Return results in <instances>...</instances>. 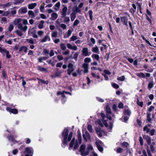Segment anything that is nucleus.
Listing matches in <instances>:
<instances>
[{"label":"nucleus","instance_id":"4","mask_svg":"<svg viewBox=\"0 0 156 156\" xmlns=\"http://www.w3.org/2000/svg\"><path fill=\"white\" fill-rule=\"evenodd\" d=\"M74 145V150H76L78 146V144L77 140H76L74 138H73L72 140L70 143L69 149L70 150H71V148L73 147Z\"/></svg>","mask_w":156,"mask_h":156},{"label":"nucleus","instance_id":"36","mask_svg":"<svg viewBox=\"0 0 156 156\" xmlns=\"http://www.w3.org/2000/svg\"><path fill=\"white\" fill-rule=\"evenodd\" d=\"M13 1L12 0L11 1L8 2L5 4L3 6L4 7H7L9 6L12 5H13Z\"/></svg>","mask_w":156,"mask_h":156},{"label":"nucleus","instance_id":"3","mask_svg":"<svg viewBox=\"0 0 156 156\" xmlns=\"http://www.w3.org/2000/svg\"><path fill=\"white\" fill-rule=\"evenodd\" d=\"M101 116L103 119L102 121L103 124L106 127L109 129V131L110 132L112 128L113 124L111 122L109 124V125H108L105 120V119L106 118L105 115L104 113L102 112L101 113Z\"/></svg>","mask_w":156,"mask_h":156},{"label":"nucleus","instance_id":"29","mask_svg":"<svg viewBox=\"0 0 156 156\" xmlns=\"http://www.w3.org/2000/svg\"><path fill=\"white\" fill-rule=\"evenodd\" d=\"M136 75L142 78H145L146 77L145 74L143 73H136Z\"/></svg>","mask_w":156,"mask_h":156},{"label":"nucleus","instance_id":"63","mask_svg":"<svg viewBox=\"0 0 156 156\" xmlns=\"http://www.w3.org/2000/svg\"><path fill=\"white\" fill-rule=\"evenodd\" d=\"M69 50H67L63 53V54L65 55H68L69 54Z\"/></svg>","mask_w":156,"mask_h":156},{"label":"nucleus","instance_id":"53","mask_svg":"<svg viewBox=\"0 0 156 156\" xmlns=\"http://www.w3.org/2000/svg\"><path fill=\"white\" fill-rule=\"evenodd\" d=\"M125 79V76H122L120 77L117 78V80H119L123 81Z\"/></svg>","mask_w":156,"mask_h":156},{"label":"nucleus","instance_id":"23","mask_svg":"<svg viewBox=\"0 0 156 156\" xmlns=\"http://www.w3.org/2000/svg\"><path fill=\"white\" fill-rule=\"evenodd\" d=\"M73 12H74L76 14L77 13H80L81 10L77 6L74 7L73 9Z\"/></svg>","mask_w":156,"mask_h":156},{"label":"nucleus","instance_id":"59","mask_svg":"<svg viewBox=\"0 0 156 156\" xmlns=\"http://www.w3.org/2000/svg\"><path fill=\"white\" fill-rule=\"evenodd\" d=\"M137 104L140 106L142 107L143 105V102L142 101H140L138 100L137 101Z\"/></svg>","mask_w":156,"mask_h":156},{"label":"nucleus","instance_id":"62","mask_svg":"<svg viewBox=\"0 0 156 156\" xmlns=\"http://www.w3.org/2000/svg\"><path fill=\"white\" fill-rule=\"evenodd\" d=\"M91 60L90 58H86L84 59V62H90Z\"/></svg>","mask_w":156,"mask_h":156},{"label":"nucleus","instance_id":"41","mask_svg":"<svg viewBox=\"0 0 156 156\" xmlns=\"http://www.w3.org/2000/svg\"><path fill=\"white\" fill-rule=\"evenodd\" d=\"M48 59V58L46 57H42L38 58L39 62H42V61L46 60Z\"/></svg>","mask_w":156,"mask_h":156},{"label":"nucleus","instance_id":"35","mask_svg":"<svg viewBox=\"0 0 156 156\" xmlns=\"http://www.w3.org/2000/svg\"><path fill=\"white\" fill-rule=\"evenodd\" d=\"M22 31L21 30L19 29L17 30L16 32L18 35L19 36L21 37L23 35V34L22 33Z\"/></svg>","mask_w":156,"mask_h":156},{"label":"nucleus","instance_id":"8","mask_svg":"<svg viewBox=\"0 0 156 156\" xmlns=\"http://www.w3.org/2000/svg\"><path fill=\"white\" fill-rule=\"evenodd\" d=\"M68 69L67 70V73L69 75H70L72 74V72L74 70L73 65L71 63H69L68 65Z\"/></svg>","mask_w":156,"mask_h":156},{"label":"nucleus","instance_id":"14","mask_svg":"<svg viewBox=\"0 0 156 156\" xmlns=\"http://www.w3.org/2000/svg\"><path fill=\"white\" fill-rule=\"evenodd\" d=\"M143 138L146 140L147 144L150 145L151 144V137L148 135H143Z\"/></svg>","mask_w":156,"mask_h":156},{"label":"nucleus","instance_id":"40","mask_svg":"<svg viewBox=\"0 0 156 156\" xmlns=\"http://www.w3.org/2000/svg\"><path fill=\"white\" fill-rule=\"evenodd\" d=\"M154 86V83L153 82H149L148 84L147 87L149 89L152 88Z\"/></svg>","mask_w":156,"mask_h":156},{"label":"nucleus","instance_id":"7","mask_svg":"<svg viewBox=\"0 0 156 156\" xmlns=\"http://www.w3.org/2000/svg\"><path fill=\"white\" fill-rule=\"evenodd\" d=\"M105 42V41L104 40H100L98 41L99 44L102 45L100 47V49L101 51H104L106 49L107 46L104 44Z\"/></svg>","mask_w":156,"mask_h":156},{"label":"nucleus","instance_id":"27","mask_svg":"<svg viewBox=\"0 0 156 156\" xmlns=\"http://www.w3.org/2000/svg\"><path fill=\"white\" fill-rule=\"evenodd\" d=\"M76 14L74 12H72L70 14V18L72 21H73L76 17Z\"/></svg>","mask_w":156,"mask_h":156},{"label":"nucleus","instance_id":"46","mask_svg":"<svg viewBox=\"0 0 156 156\" xmlns=\"http://www.w3.org/2000/svg\"><path fill=\"white\" fill-rule=\"evenodd\" d=\"M38 80H39V83H41L44 84H47L48 83V81H45L44 80H42L40 79H38Z\"/></svg>","mask_w":156,"mask_h":156},{"label":"nucleus","instance_id":"15","mask_svg":"<svg viewBox=\"0 0 156 156\" xmlns=\"http://www.w3.org/2000/svg\"><path fill=\"white\" fill-rule=\"evenodd\" d=\"M27 7H23L20 8L18 10V12L20 14H24L27 12Z\"/></svg>","mask_w":156,"mask_h":156},{"label":"nucleus","instance_id":"2","mask_svg":"<svg viewBox=\"0 0 156 156\" xmlns=\"http://www.w3.org/2000/svg\"><path fill=\"white\" fill-rule=\"evenodd\" d=\"M85 146L82 145L80 148V151L82 156H85L88 154L90 152H92L93 156H97V154L94 152L92 146L90 144H89L86 150H85Z\"/></svg>","mask_w":156,"mask_h":156},{"label":"nucleus","instance_id":"61","mask_svg":"<svg viewBox=\"0 0 156 156\" xmlns=\"http://www.w3.org/2000/svg\"><path fill=\"white\" fill-rule=\"evenodd\" d=\"M9 13V12L8 11H3V13H2V16H7L8 15Z\"/></svg>","mask_w":156,"mask_h":156},{"label":"nucleus","instance_id":"54","mask_svg":"<svg viewBox=\"0 0 156 156\" xmlns=\"http://www.w3.org/2000/svg\"><path fill=\"white\" fill-rule=\"evenodd\" d=\"M139 141L140 145L143 146L144 144L143 140L141 136L139 137Z\"/></svg>","mask_w":156,"mask_h":156},{"label":"nucleus","instance_id":"17","mask_svg":"<svg viewBox=\"0 0 156 156\" xmlns=\"http://www.w3.org/2000/svg\"><path fill=\"white\" fill-rule=\"evenodd\" d=\"M48 40L49 41H51V38L48 34L46 35L43 38L40 40V41L41 42L44 43L46 41Z\"/></svg>","mask_w":156,"mask_h":156},{"label":"nucleus","instance_id":"31","mask_svg":"<svg viewBox=\"0 0 156 156\" xmlns=\"http://www.w3.org/2000/svg\"><path fill=\"white\" fill-rule=\"evenodd\" d=\"M36 3H32L29 4L28 6V8L30 9H33L36 5Z\"/></svg>","mask_w":156,"mask_h":156},{"label":"nucleus","instance_id":"60","mask_svg":"<svg viewBox=\"0 0 156 156\" xmlns=\"http://www.w3.org/2000/svg\"><path fill=\"white\" fill-rule=\"evenodd\" d=\"M92 57L93 58L94 60H98V55L95 54H93L92 55Z\"/></svg>","mask_w":156,"mask_h":156},{"label":"nucleus","instance_id":"38","mask_svg":"<svg viewBox=\"0 0 156 156\" xmlns=\"http://www.w3.org/2000/svg\"><path fill=\"white\" fill-rule=\"evenodd\" d=\"M58 32L56 31H54L52 32L51 34L52 38H55L57 36Z\"/></svg>","mask_w":156,"mask_h":156},{"label":"nucleus","instance_id":"49","mask_svg":"<svg viewBox=\"0 0 156 156\" xmlns=\"http://www.w3.org/2000/svg\"><path fill=\"white\" fill-rule=\"evenodd\" d=\"M38 70H40L41 71L45 72L47 71V69L45 68H44L41 67V66H38Z\"/></svg>","mask_w":156,"mask_h":156},{"label":"nucleus","instance_id":"5","mask_svg":"<svg viewBox=\"0 0 156 156\" xmlns=\"http://www.w3.org/2000/svg\"><path fill=\"white\" fill-rule=\"evenodd\" d=\"M24 153L26 154L25 156H32L34 153V150L31 147H27L25 148Z\"/></svg>","mask_w":156,"mask_h":156},{"label":"nucleus","instance_id":"58","mask_svg":"<svg viewBox=\"0 0 156 156\" xmlns=\"http://www.w3.org/2000/svg\"><path fill=\"white\" fill-rule=\"evenodd\" d=\"M37 34L40 36H41L44 34V32L42 30H40L37 32Z\"/></svg>","mask_w":156,"mask_h":156},{"label":"nucleus","instance_id":"48","mask_svg":"<svg viewBox=\"0 0 156 156\" xmlns=\"http://www.w3.org/2000/svg\"><path fill=\"white\" fill-rule=\"evenodd\" d=\"M8 139L9 140L10 142H13V143H15L16 142V141L15 140V139L13 138H12V136H10L9 137H8Z\"/></svg>","mask_w":156,"mask_h":156},{"label":"nucleus","instance_id":"28","mask_svg":"<svg viewBox=\"0 0 156 156\" xmlns=\"http://www.w3.org/2000/svg\"><path fill=\"white\" fill-rule=\"evenodd\" d=\"M77 136L79 143L80 144L82 142L81 136L80 131L79 130H78L77 131Z\"/></svg>","mask_w":156,"mask_h":156},{"label":"nucleus","instance_id":"43","mask_svg":"<svg viewBox=\"0 0 156 156\" xmlns=\"http://www.w3.org/2000/svg\"><path fill=\"white\" fill-rule=\"evenodd\" d=\"M64 17L65 18L64 20V22L66 24L69 23L70 21V19L69 17L66 16Z\"/></svg>","mask_w":156,"mask_h":156},{"label":"nucleus","instance_id":"25","mask_svg":"<svg viewBox=\"0 0 156 156\" xmlns=\"http://www.w3.org/2000/svg\"><path fill=\"white\" fill-rule=\"evenodd\" d=\"M28 50V48L25 46H21L19 49V51H24L25 53H27Z\"/></svg>","mask_w":156,"mask_h":156},{"label":"nucleus","instance_id":"18","mask_svg":"<svg viewBox=\"0 0 156 156\" xmlns=\"http://www.w3.org/2000/svg\"><path fill=\"white\" fill-rule=\"evenodd\" d=\"M22 19L20 18H17L15 19L13 22V23L15 25H17V27L19 25L21 24Z\"/></svg>","mask_w":156,"mask_h":156},{"label":"nucleus","instance_id":"57","mask_svg":"<svg viewBox=\"0 0 156 156\" xmlns=\"http://www.w3.org/2000/svg\"><path fill=\"white\" fill-rule=\"evenodd\" d=\"M112 85L115 89H118L119 88V86L115 83H112Z\"/></svg>","mask_w":156,"mask_h":156},{"label":"nucleus","instance_id":"16","mask_svg":"<svg viewBox=\"0 0 156 156\" xmlns=\"http://www.w3.org/2000/svg\"><path fill=\"white\" fill-rule=\"evenodd\" d=\"M6 110L7 111L14 114H16L18 113V111L16 109H11L10 108L7 107Z\"/></svg>","mask_w":156,"mask_h":156},{"label":"nucleus","instance_id":"44","mask_svg":"<svg viewBox=\"0 0 156 156\" xmlns=\"http://www.w3.org/2000/svg\"><path fill=\"white\" fill-rule=\"evenodd\" d=\"M14 27V26L12 24H10L8 27V31L11 32L13 29Z\"/></svg>","mask_w":156,"mask_h":156},{"label":"nucleus","instance_id":"21","mask_svg":"<svg viewBox=\"0 0 156 156\" xmlns=\"http://www.w3.org/2000/svg\"><path fill=\"white\" fill-rule=\"evenodd\" d=\"M51 17L50 18V20H55L58 17L57 14L56 12H53L51 15Z\"/></svg>","mask_w":156,"mask_h":156},{"label":"nucleus","instance_id":"22","mask_svg":"<svg viewBox=\"0 0 156 156\" xmlns=\"http://www.w3.org/2000/svg\"><path fill=\"white\" fill-rule=\"evenodd\" d=\"M65 94H69L71 95V94L69 92H66L65 91H63L62 92L58 91L57 92V94L58 95H61L62 97H64L65 96Z\"/></svg>","mask_w":156,"mask_h":156},{"label":"nucleus","instance_id":"19","mask_svg":"<svg viewBox=\"0 0 156 156\" xmlns=\"http://www.w3.org/2000/svg\"><path fill=\"white\" fill-rule=\"evenodd\" d=\"M83 136L84 139L86 141L89 140L90 138L89 133L87 131H86L85 133L83 134Z\"/></svg>","mask_w":156,"mask_h":156},{"label":"nucleus","instance_id":"45","mask_svg":"<svg viewBox=\"0 0 156 156\" xmlns=\"http://www.w3.org/2000/svg\"><path fill=\"white\" fill-rule=\"evenodd\" d=\"M151 114L150 113H148L147 114V120L149 122H151Z\"/></svg>","mask_w":156,"mask_h":156},{"label":"nucleus","instance_id":"50","mask_svg":"<svg viewBox=\"0 0 156 156\" xmlns=\"http://www.w3.org/2000/svg\"><path fill=\"white\" fill-rule=\"evenodd\" d=\"M61 48L62 50H64L66 48L65 44L63 43H62L60 44Z\"/></svg>","mask_w":156,"mask_h":156},{"label":"nucleus","instance_id":"33","mask_svg":"<svg viewBox=\"0 0 156 156\" xmlns=\"http://www.w3.org/2000/svg\"><path fill=\"white\" fill-rule=\"evenodd\" d=\"M28 14L31 18H33L35 16L34 13L32 10L29 11L28 12Z\"/></svg>","mask_w":156,"mask_h":156},{"label":"nucleus","instance_id":"1","mask_svg":"<svg viewBox=\"0 0 156 156\" xmlns=\"http://www.w3.org/2000/svg\"><path fill=\"white\" fill-rule=\"evenodd\" d=\"M68 129L65 128L62 133V135L63 139H62V146L63 147H65L67 143L70 141L72 139L73 133L72 132L69 133V135Z\"/></svg>","mask_w":156,"mask_h":156},{"label":"nucleus","instance_id":"13","mask_svg":"<svg viewBox=\"0 0 156 156\" xmlns=\"http://www.w3.org/2000/svg\"><path fill=\"white\" fill-rule=\"evenodd\" d=\"M64 7L62 9V11L61 12V15L63 17H65L66 16V12L68 10L67 6H65L64 5H62Z\"/></svg>","mask_w":156,"mask_h":156},{"label":"nucleus","instance_id":"6","mask_svg":"<svg viewBox=\"0 0 156 156\" xmlns=\"http://www.w3.org/2000/svg\"><path fill=\"white\" fill-rule=\"evenodd\" d=\"M0 52L4 55L6 53L7 58H10L11 55L9 54V51L6 50L5 49L1 47H0Z\"/></svg>","mask_w":156,"mask_h":156},{"label":"nucleus","instance_id":"37","mask_svg":"<svg viewBox=\"0 0 156 156\" xmlns=\"http://www.w3.org/2000/svg\"><path fill=\"white\" fill-rule=\"evenodd\" d=\"M26 40V41L30 44H33L34 43V41L32 38L27 39Z\"/></svg>","mask_w":156,"mask_h":156},{"label":"nucleus","instance_id":"34","mask_svg":"<svg viewBox=\"0 0 156 156\" xmlns=\"http://www.w3.org/2000/svg\"><path fill=\"white\" fill-rule=\"evenodd\" d=\"M143 131H146L147 133H148L150 131V129L147 126H145L143 128Z\"/></svg>","mask_w":156,"mask_h":156},{"label":"nucleus","instance_id":"10","mask_svg":"<svg viewBox=\"0 0 156 156\" xmlns=\"http://www.w3.org/2000/svg\"><path fill=\"white\" fill-rule=\"evenodd\" d=\"M120 19L123 24L125 25L126 27H127L128 26L127 17L125 16H123L121 17Z\"/></svg>","mask_w":156,"mask_h":156},{"label":"nucleus","instance_id":"26","mask_svg":"<svg viewBox=\"0 0 156 156\" xmlns=\"http://www.w3.org/2000/svg\"><path fill=\"white\" fill-rule=\"evenodd\" d=\"M100 145H102L103 143L101 141L98 140V150L101 152H102L103 151V148Z\"/></svg>","mask_w":156,"mask_h":156},{"label":"nucleus","instance_id":"9","mask_svg":"<svg viewBox=\"0 0 156 156\" xmlns=\"http://www.w3.org/2000/svg\"><path fill=\"white\" fill-rule=\"evenodd\" d=\"M106 110L107 112V117L108 119L110 120H112V117L111 115H110L111 114L112 112L111 110V109L108 105H107L106 107Z\"/></svg>","mask_w":156,"mask_h":156},{"label":"nucleus","instance_id":"55","mask_svg":"<svg viewBox=\"0 0 156 156\" xmlns=\"http://www.w3.org/2000/svg\"><path fill=\"white\" fill-rule=\"evenodd\" d=\"M93 12L91 10H90L89 11V14L90 16V18L91 20H92L93 16H92Z\"/></svg>","mask_w":156,"mask_h":156},{"label":"nucleus","instance_id":"12","mask_svg":"<svg viewBox=\"0 0 156 156\" xmlns=\"http://www.w3.org/2000/svg\"><path fill=\"white\" fill-rule=\"evenodd\" d=\"M82 52L83 55L85 56H89L88 48H84L82 50Z\"/></svg>","mask_w":156,"mask_h":156},{"label":"nucleus","instance_id":"64","mask_svg":"<svg viewBox=\"0 0 156 156\" xmlns=\"http://www.w3.org/2000/svg\"><path fill=\"white\" fill-rule=\"evenodd\" d=\"M60 25V27L62 28L63 30H65L66 28V26L65 24H61Z\"/></svg>","mask_w":156,"mask_h":156},{"label":"nucleus","instance_id":"47","mask_svg":"<svg viewBox=\"0 0 156 156\" xmlns=\"http://www.w3.org/2000/svg\"><path fill=\"white\" fill-rule=\"evenodd\" d=\"M77 39V37L76 36H73L69 40L70 41H74L76 40Z\"/></svg>","mask_w":156,"mask_h":156},{"label":"nucleus","instance_id":"39","mask_svg":"<svg viewBox=\"0 0 156 156\" xmlns=\"http://www.w3.org/2000/svg\"><path fill=\"white\" fill-rule=\"evenodd\" d=\"M44 20H41L40 21V23L38 25V28L40 29H42L43 28L44 24Z\"/></svg>","mask_w":156,"mask_h":156},{"label":"nucleus","instance_id":"30","mask_svg":"<svg viewBox=\"0 0 156 156\" xmlns=\"http://www.w3.org/2000/svg\"><path fill=\"white\" fill-rule=\"evenodd\" d=\"M124 113L125 115H130L131 114V112L129 108H125L124 111Z\"/></svg>","mask_w":156,"mask_h":156},{"label":"nucleus","instance_id":"11","mask_svg":"<svg viewBox=\"0 0 156 156\" xmlns=\"http://www.w3.org/2000/svg\"><path fill=\"white\" fill-rule=\"evenodd\" d=\"M17 27L19 29L24 32L26 31L28 29V27L27 26H23L21 23Z\"/></svg>","mask_w":156,"mask_h":156},{"label":"nucleus","instance_id":"42","mask_svg":"<svg viewBox=\"0 0 156 156\" xmlns=\"http://www.w3.org/2000/svg\"><path fill=\"white\" fill-rule=\"evenodd\" d=\"M72 30L71 29H69L67 32V36H66L65 35V36L64 37V38H66L69 37L71 35L72 33Z\"/></svg>","mask_w":156,"mask_h":156},{"label":"nucleus","instance_id":"20","mask_svg":"<svg viewBox=\"0 0 156 156\" xmlns=\"http://www.w3.org/2000/svg\"><path fill=\"white\" fill-rule=\"evenodd\" d=\"M83 67L84 69V73H87L88 72L89 65L87 63H84L83 65Z\"/></svg>","mask_w":156,"mask_h":156},{"label":"nucleus","instance_id":"52","mask_svg":"<svg viewBox=\"0 0 156 156\" xmlns=\"http://www.w3.org/2000/svg\"><path fill=\"white\" fill-rule=\"evenodd\" d=\"M155 132V130L154 129H152L150 131V134L151 136H153Z\"/></svg>","mask_w":156,"mask_h":156},{"label":"nucleus","instance_id":"56","mask_svg":"<svg viewBox=\"0 0 156 156\" xmlns=\"http://www.w3.org/2000/svg\"><path fill=\"white\" fill-rule=\"evenodd\" d=\"M87 129L90 132H92V127L89 124L88 125Z\"/></svg>","mask_w":156,"mask_h":156},{"label":"nucleus","instance_id":"51","mask_svg":"<svg viewBox=\"0 0 156 156\" xmlns=\"http://www.w3.org/2000/svg\"><path fill=\"white\" fill-rule=\"evenodd\" d=\"M80 23V21L78 20H76L74 21L73 24V26L75 27L77 26Z\"/></svg>","mask_w":156,"mask_h":156},{"label":"nucleus","instance_id":"32","mask_svg":"<svg viewBox=\"0 0 156 156\" xmlns=\"http://www.w3.org/2000/svg\"><path fill=\"white\" fill-rule=\"evenodd\" d=\"M105 132L102 129H98V136L101 137L102 136V134H105Z\"/></svg>","mask_w":156,"mask_h":156},{"label":"nucleus","instance_id":"24","mask_svg":"<svg viewBox=\"0 0 156 156\" xmlns=\"http://www.w3.org/2000/svg\"><path fill=\"white\" fill-rule=\"evenodd\" d=\"M13 5H19L23 2L24 0H13Z\"/></svg>","mask_w":156,"mask_h":156}]
</instances>
